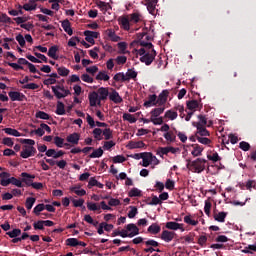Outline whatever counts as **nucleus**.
<instances>
[{
  "label": "nucleus",
  "mask_w": 256,
  "mask_h": 256,
  "mask_svg": "<svg viewBox=\"0 0 256 256\" xmlns=\"http://www.w3.org/2000/svg\"><path fill=\"white\" fill-rule=\"evenodd\" d=\"M70 193H75V195H78V197H83L87 195V191L85 189L81 188V184H76L74 186H71L69 188Z\"/></svg>",
  "instance_id": "9b49d317"
},
{
  "label": "nucleus",
  "mask_w": 256,
  "mask_h": 256,
  "mask_svg": "<svg viewBox=\"0 0 256 256\" xmlns=\"http://www.w3.org/2000/svg\"><path fill=\"white\" fill-rule=\"evenodd\" d=\"M162 241H165L166 243H171L173 239H175V232H171L169 230L162 231L161 234Z\"/></svg>",
  "instance_id": "4468645a"
},
{
  "label": "nucleus",
  "mask_w": 256,
  "mask_h": 256,
  "mask_svg": "<svg viewBox=\"0 0 256 256\" xmlns=\"http://www.w3.org/2000/svg\"><path fill=\"white\" fill-rule=\"evenodd\" d=\"M96 5L97 7H99V9H101V11H109V9H111V5H109V3H106L101 0H98Z\"/></svg>",
  "instance_id": "ea45409f"
},
{
  "label": "nucleus",
  "mask_w": 256,
  "mask_h": 256,
  "mask_svg": "<svg viewBox=\"0 0 256 256\" xmlns=\"http://www.w3.org/2000/svg\"><path fill=\"white\" fill-rule=\"evenodd\" d=\"M35 153H37V149L34 146H24L20 152V157L29 159V157H34Z\"/></svg>",
  "instance_id": "0eeeda50"
},
{
  "label": "nucleus",
  "mask_w": 256,
  "mask_h": 256,
  "mask_svg": "<svg viewBox=\"0 0 256 256\" xmlns=\"http://www.w3.org/2000/svg\"><path fill=\"white\" fill-rule=\"evenodd\" d=\"M207 159H209V161H212L213 163H217V161H221V157L217 152H211L210 154H207Z\"/></svg>",
  "instance_id": "79ce46f5"
},
{
  "label": "nucleus",
  "mask_w": 256,
  "mask_h": 256,
  "mask_svg": "<svg viewBox=\"0 0 256 256\" xmlns=\"http://www.w3.org/2000/svg\"><path fill=\"white\" fill-rule=\"evenodd\" d=\"M62 29L67 33L68 35H73V29H71V22L69 20H64L62 22Z\"/></svg>",
  "instance_id": "7c9ffc66"
},
{
  "label": "nucleus",
  "mask_w": 256,
  "mask_h": 256,
  "mask_svg": "<svg viewBox=\"0 0 256 256\" xmlns=\"http://www.w3.org/2000/svg\"><path fill=\"white\" fill-rule=\"evenodd\" d=\"M0 179V185H2V187H7V185L11 184V174L8 172H2L0 174Z\"/></svg>",
  "instance_id": "2eb2a0df"
},
{
  "label": "nucleus",
  "mask_w": 256,
  "mask_h": 256,
  "mask_svg": "<svg viewBox=\"0 0 256 256\" xmlns=\"http://www.w3.org/2000/svg\"><path fill=\"white\" fill-rule=\"evenodd\" d=\"M125 75L126 81H131V79H137L138 73L135 71V69H128Z\"/></svg>",
  "instance_id": "72a5a7b5"
},
{
  "label": "nucleus",
  "mask_w": 256,
  "mask_h": 256,
  "mask_svg": "<svg viewBox=\"0 0 256 256\" xmlns=\"http://www.w3.org/2000/svg\"><path fill=\"white\" fill-rule=\"evenodd\" d=\"M65 152L63 150L56 151L55 149H48L46 151L47 157H53V159H59V157H63Z\"/></svg>",
  "instance_id": "a211bd4d"
},
{
  "label": "nucleus",
  "mask_w": 256,
  "mask_h": 256,
  "mask_svg": "<svg viewBox=\"0 0 256 256\" xmlns=\"http://www.w3.org/2000/svg\"><path fill=\"white\" fill-rule=\"evenodd\" d=\"M202 153H203L202 146H199V144L192 145L191 155H193V157H201Z\"/></svg>",
  "instance_id": "c85d7f7f"
},
{
  "label": "nucleus",
  "mask_w": 256,
  "mask_h": 256,
  "mask_svg": "<svg viewBox=\"0 0 256 256\" xmlns=\"http://www.w3.org/2000/svg\"><path fill=\"white\" fill-rule=\"evenodd\" d=\"M114 81H121L125 83L127 81L126 74L124 72H119L113 77Z\"/></svg>",
  "instance_id": "de8ad7c7"
},
{
  "label": "nucleus",
  "mask_w": 256,
  "mask_h": 256,
  "mask_svg": "<svg viewBox=\"0 0 256 256\" xmlns=\"http://www.w3.org/2000/svg\"><path fill=\"white\" fill-rule=\"evenodd\" d=\"M102 135L104 136V139L106 141H109V139H113V131H111L109 128H106L102 131Z\"/></svg>",
  "instance_id": "603ef678"
},
{
  "label": "nucleus",
  "mask_w": 256,
  "mask_h": 256,
  "mask_svg": "<svg viewBox=\"0 0 256 256\" xmlns=\"http://www.w3.org/2000/svg\"><path fill=\"white\" fill-rule=\"evenodd\" d=\"M109 79H111V77L107 75L106 71H100L96 75V81H109Z\"/></svg>",
  "instance_id": "e433bc0d"
},
{
  "label": "nucleus",
  "mask_w": 256,
  "mask_h": 256,
  "mask_svg": "<svg viewBox=\"0 0 256 256\" xmlns=\"http://www.w3.org/2000/svg\"><path fill=\"white\" fill-rule=\"evenodd\" d=\"M159 0H148L146 1L147 10L151 15H155V8L157 7V3Z\"/></svg>",
  "instance_id": "393cba45"
},
{
  "label": "nucleus",
  "mask_w": 256,
  "mask_h": 256,
  "mask_svg": "<svg viewBox=\"0 0 256 256\" xmlns=\"http://www.w3.org/2000/svg\"><path fill=\"white\" fill-rule=\"evenodd\" d=\"M11 101H25L26 97L23 93L17 91H11L8 93Z\"/></svg>",
  "instance_id": "dca6fc26"
},
{
  "label": "nucleus",
  "mask_w": 256,
  "mask_h": 256,
  "mask_svg": "<svg viewBox=\"0 0 256 256\" xmlns=\"http://www.w3.org/2000/svg\"><path fill=\"white\" fill-rule=\"evenodd\" d=\"M35 117H36L37 119H43V120H46V121L51 118V117L49 116V114H47V113L44 112V111H38V112H36Z\"/></svg>",
  "instance_id": "4d7b16f0"
},
{
  "label": "nucleus",
  "mask_w": 256,
  "mask_h": 256,
  "mask_svg": "<svg viewBox=\"0 0 256 256\" xmlns=\"http://www.w3.org/2000/svg\"><path fill=\"white\" fill-rule=\"evenodd\" d=\"M187 108L192 112L197 111L199 109V101L191 100L187 102Z\"/></svg>",
  "instance_id": "f704fd0d"
},
{
  "label": "nucleus",
  "mask_w": 256,
  "mask_h": 256,
  "mask_svg": "<svg viewBox=\"0 0 256 256\" xmlns=\"http://www.w3.org/2000/svg\"><path fill=\"white\" fill-rule=\"evenodd\" d=\"M165 111V108H154L150 112L151 117V123L153 125H163V117H160V115H163V112Z\"/></svg>",
  "instance_id": "20e7f679"
},
{
  "label": "nucleus",
  "mask_w": 256,
  "mask_h": 256,
  "mask_svg": "<svg viewBox=\"0 0 256 256\" xmlns=\"http://www.w3.org/2000/svg\"><path fill=\"white\" fill-rule=\"evenodd\" d=\"M118 21L124 31H129L131 25H136V23L143 21V15L139 12H133L132 14L120 17Z\"/></svg>",
  "instance_id": "f03ea898"
},
{
  "label": "nucleus",
  "mask_w": 256,
  "mask_h": 256,
  "mask_svg": "<svg viewBox=\"0 0 256 256\" xmlns=\"http://www.w3.org/2000/svg\"><path fill=\"white\" fill-rule=\"evenodd\" d=\"M126 230L128 231L130 238H133V237L139 235V228L135 224L126 225Z\"/></svg>",
  "instance_id": "6ab92c4d"
},
{
  "label": "nucleus",
  "mask_w": 256,
  "mask_h": 256,
  "mask_svg": "<svg viewBox=\"0 0 256 256\" xmlns=\"http://www.w3.org/2000/svg\"><path fill=\"white\" fill-rule=\"evenodd\" d=\"M148 233H151V235H157V233H161V226H159L157 223H153L148 227Z\"/></svg>",
  "instance_id": "c756f323"
},
{
  "label": "nucleus",
  "mask_w": 256,
  "mask_h": 256,
  "mask_svg": "<svg viewBox=\"0 0 256 256\" xmlns=\"http://www.w3.org/2000/svg\"><path fill=\"white\" fill-rule=\"evenodd\" d=\"M84 36L88 43H91V45H95V39L99 37V32L86 30L84 31Z\"/></svg>",
  "instance_id": "1a4fd4ad"
},
{
  "label": "nucleus",
  "mask_w": 256,
  "mask_h": 256,
  "mask_svg": "<svg viewBox=\"0 0 256 256\" xmlns=\"http://www.w3.org/2000/svg\"><path fill=\"white\" fill-rule=\"evenodd\" d=\"M131 47H135L140 45L143 48L134 49L133 53L136 54V57H140L141 63H145V65H151L153 61H155V57H157V52L153 49L152 43H147L145 41H133Z\"/></svg>",
  "instance_id": "f257e3e1"
},
{
  "label": "nucleus",
  "mask_w": 256,
  "mask_h": 256,
  "mask_svg": "<svg viewBox=\"0 0 256 256\" xmlns=\"http://www.w3.org/2000/svg\"><path fill=\"white\" fill-rule=\"evenodd\" d=\"M193 127H211L213 121H207V118L203 115H198V121L192 123Z\"/></svg>",
  "instance_id": "6e6552de"
},
{
  "label": "nucleus",
  "mask_w": 256,
  "mask_h": 256,
  "mask_svg": "<svg viewBox=\"0 0 256 256\" xmlns=\"http://www.w3.org/2000/svg\"><path fill=\"white\" fill-rule=\"evenodd\" d=\"M128 195L129 197H141V195H143V192H141V190L138 188H132L129 191Z\"/></svg>",
  "instance_id": "3c124183"
},
{
  "label": "nucleus",
  "mask_w": 256,
  "mask_h": 256,
  "mask_svg": "<svg viewBox=\"0 0 256 256\" xmlns=\"http://www.w3.org/2000/svg\"><path fill=\"white\" fill-rule=\"evenodd\" d=\"M105 35L108 36L110 41H113L114 43L121 41V37L117 36V34L115 33V31L113 29H107L105 31Z\"/></svg>",
  "instance_id": "4be33fe9"
},
{
  "label": "nucleus",
  "mask_w": 256,
  "mask_h": 256,
  "mask_svg": "<svg viewBox=\"0 0 256 256\" xmlns=\"http://www.w3.org/2000/svg\"><path fill=\"white\" fill-rule=\"evenodd\" d=\"M129 149H143L145 147V143L143 141H138V142H129L128 144Z\"/></svg>",
  "instance_id": "473e14b6"
},
{
  "label": "nucleus",
  "mask_w": 256,
  "mask_h": 256,
  "mask_svg": "<svg viewBox=\"0 0 256 256\" xmlns=\"http://www.w3.org/2000/svg\"><path fill=\"white\" fill-rule=\"evenodd\" d=\"M156 105H158L157 102V95L152 94L148 97V100L146 102H144V107H155Z\"/></svg>",
  "instance_id": "a878e982"
},
{
  "label": "nucleus",
  "mask_w": 256,
  "mask_h": 256,
  "mask_svg": "<svg viewBox=\"0 0 256 256\" xmlns=\"http://www.w3.org/2000/svg\"><path fill=\"white\" fill-rule=\"evenodd\" d=\"M196 139L198 143H201V145H211V139L202 137V136H196Z\"/></svg>",
  "instance_id": "bf43d9fd"
},
{
  "label": "nucleus",
  "mask_w": 256,
  "mask_h": 256,
  "mask_svg": "<svg viewBox=\"0 0 256 256\" xmlns=\"http://www.w3.org/2000/svg\"><path fill=\"white\" fill-rule=\"evenodd\" d=\"M184 222H186L187 225H193L194 227L196 225H199V221L191 219V216H185L184 217Z\"/></svg>",
  "instance_id": "680f3d73"
},
{
  "label": "nucleus",
  "mask_w": 256,
  "mask_h": 256,
  "mask_svg": "<svg viewBox=\"0 0 256 256\" xmlns=\"http://www.w3.org/2000/svg\"><path fill=\"white\" fill-rule=\"evenodd\" d=\"M92 135L96 141H101V139H103V130H101V128H95L92 132Z\"/></svg>",
  "instance_id": "a19ab883"
},
{
  "label": "nucleus",
  "mask_w": 256,
  "mask_h": 256,
  "mask_svg": "<svg viewBox=\"0 0 256 256\" xmlns=\"http://www.w3.org/2000/svg\"><path fill=\"white\" fill-rule=\"evenodd\" d=\"M22 181L24 183H26V185H28V187H33V189H43V183L41 182H33V180H27V179H22Z\"/></svg>",
  "instance_id": "cd10ccee"
},
{
  "label": "nucleus",
  "mask_w": 256,
  "mask_h": 256,
  "mask_svg": "<svg viewBox=\"0 0 256 256\" xmlns=\"http://www.w3.org/2000/svg\"><path fill=\"white\" fill-rule=\"evenodd\" d=\"M227 218V212H218L214 214L215 221L218 223H225V219Z\"/></svg>",
  "instance_id": "2f4dec72"
},
{
  "label": "nucleus",
  "mask_w": 256,
  "mask_h": 256,
  "mask_svg": "<svg viewBox=\"0 0 256 256\" xmlns=\"http://www.w3.org/2000/svg\"><path fill=\"white\" fill-rule=\"evenodd\" d=\"M255 187H256V181L255 180H248L246 182V189L248 191H251L252 189H255Z\"/></svg>",
  "instance_id": "338daca9"
},
{
  "label": "nucleus",
  "mask_w": 256,
  "mask_h": 256,
  "mask_svg": "<svg viewBox=\"0 0 256 256\" xmlns=\"http://www.w3.org/2000/svg\"><path fill=\"white\" fill-rule=\"evenodd\" d=\"M140 165L142 167H149L151 165V152H144Z\"/></svg>",
  "instance_id": "5701e85b"
},
{
  "label": "nucleus",
  "mask_w": 256,
  "mask_h": 256,
  "mask_svg": "<svg viewBox=\"0 0 256 256\" xmlns=\"http://www.w3.org/2000/svg\"><path fill=\"white\" fill-rule=\"evenodd\" d=\"M79 139H81V135L77 132H74L66 137V141L72 145H79Z\"/></svg>",
  "instance_id": "f3484780"
},
{
  "label": "nucleus",
  "mask_w": 256,
  "mask_h": 256,
  "mask_svg": "<svg viewBox=\"0 0 256 256\" xmlns=\"http://www.w3.org/2000/svg\"><path fill=\"white\" fill-rule=\"evenodd\" d=\"M169 153V147H160L158 148L157 155L163 157V155H167Z\"/></svg>",
  "instance_id": "69168bd1"
},
{
  "label": "nucleus",
  "mask_w": 256,
  "mask_h": 256,
  "mask_svg": "<svg viewBox=\"0 0 256 256\" xmlns=\"http://www.w3.org/2000/svg\"><path fill=\"white\" fill-rule=\"evenodd\" d=\"M58 75H60L61 77H67V75H69V69L65 68V67H59L57 69Z\"/></svg>",
  "instance_id": "e2e57ef3"
},
{
  "label": "nucleus",
  "mask_w": 256,
  "mask_h": 256,
  "mask_svg": "<svg viewBox=\"0 0 256 256\" xmlns=\"http://www.w3.org/2000/svg\"><path fill=\"white\" fill-rule=\"evenodd\" d=\"M99 157H103V148H98L90 154V159H98Z\"/></svg>",
  "instance_id": "c03bdc74"
},
{
  "label": "nucleus",
  "mask_w": 256,
  "mask_h": 256,
  "mask_svg": "<svg viewBox=\"0 0 256 256\" xmlns=\"http://www.w3.org/2000/svg\"><path fill=\"white\" fill-rule=\"evenodd\" d=\"M116 143L113 140L110 141H105L103 144V149L104 151H111V149H113V147H115Z\"/></svg>",
  "instance_id": "8fccbe9b"
},
{
  "label": "nucleus",
  "mask_w": 256,
  "mask_h": 256,
  "mask_svg": "<svg viewBox=\"0 0 256 256\" xmlns=\"http://www.w3.org/2000/svg\"><path fill=\"white\" fill-rule=\"evenodd\" d=\"M35 201L36 199L33 197H29L26 199V209H28V211H31V209H33V205H35Z\"/></svg>",
  "instance_id": "5fc2aeb1"
},
{
  "label": "nucleus",
  "mask_w": 256,
  "mask_h": 256,
  "mask_svg": "<svg viewBox=\"0 0 256 256\" xmlns=\"http://www.w3.org/2000/svg\"><path fill=\"white\" fill-rule=\"evenodd\" d=\"M0 23H7L8 25H11V23H13V20H11V17L7 16V14L2 13L0 15Z\"/></svg>",
  "instance_id": "6e6d98bb"
},
{
  "label": "nucleus",
  "mask_w": 256,
  "mask_h": 256,
  "mask_svg": "<svg viewBox=\"0 0 256 256\" xmlns=\"http://www.w3.org/2000/svg\"><path fill=\"white\" fill-rule=\"evenodd\" d=\"M206 163H207V160L203 158H198L194 160L192 163L188 164L187 167L193 173H203V171H205Z\"/></svg>",
  "instance_id": "7ed1b4c3"
},
{
  "label": "nucleus",
  "mask_w": 256,
  "mask_h": 256,
  "mask_svg": "<svg viewBox=\"0 0 256 256\" xmlns=\"http://www.w3.org/2000/svg\"><path fill=\"white\" fill-rule=\"evenodd\" d=\"M121 200L117 198H110L108 201V207H119Z\"/></svg>",
  "instance_id": "13d9d810"
},
{
  "label": "nucleus",
  "mask_w": 256,
  "mask_h": 256,
  "mask_svg": "<svg viewBox=\"0 0 256 256\" xmlns=\"http://www.w3.org/2000/svg\"><path fill=\"white\" fill-rule=\"evenodd\" d=\"M66 245L68 247H77L79 245V240L77 238H68L66 240Z\"/></svg>",
  "instance_id": "864d4df0"
},
{
  "label": "nucleus",
  "mask_w": 256,
  "mask_h": 256,
  "mask_svg": "<svg viewBox=\"0 0 256 256\" xmlns=\"http://www.w3.org/2000/svg\"><path fill=\"white\" fill-rule=\"evenodd\" d=\"M41 211H45V204H38L34 208L35 215H40Z\"/></svg>",
  "instance_id": "774afa93"
},
{
  "label": "nucleus",
  "mask_w": 256,
  "mask_h": 256,
  "mask_svg": "<svg viewBox=\"0 0 256 256\" xmlns=\"http://www.w3.org/2000/svg\"><path fill=\"white\" fill-rule=\"evenodd\" d=\"M123 120L128 121V123H137V118L133 114L124 113Z\"/></svg>",
  "instance_id": "49530a36"
},
{
  "label": "nucleus",
  "mask_w": 256,
  "mask_h": 256,
  "mask_svg": "<svg viewBox=\"0 0 256 256\" xmlns=\"http://www.w3.org/2000/svg\"><path fill=\"white\" fill-rule=\"evenodd\" d=\"M164 139H166V141H168V143H173V141H175V133H173V131H169L164 133L163 135Z\"/></svg>",
  "instance_id": "a18cd8bd"
},
{
  "label": "nucleus",
  "mask_w": 256,
  "mask_h": 256,
  "mask_svg": "<svg viewBox=\"0 0 256 256\" xmlns=\"http://www.w3.org/2000/svg\"><path fill=\"white\" fill-rule=\"evenodd\" d=\"M177 117H179V114L175 109L167 110L164 114V119H166L167 121H175Z\"/></svg>",
  "instance_id": "412c9836"
},
{
  "label": "nucleus",
  "mask_w": 256,
  "mask_h": 256,
  "mask_svg": "<svg viewBox=\"0 0 256 256\" xmlns=\"http://www.w3.org/2000/svg\"><path fill=\"white\" fill-rule=\"evenodd\" d=\"M96 93L98 94L100 101H105V99H107V97H109L110 92H109L108 88L101 87L98 89V91Z\"/></svg>",
  "instance_id": "bb28decb"
},
{
  "label": "nucleus",
  "mask_w": 256,
  "mask_h": 256,
  "mask_svg": "<svg viewBox=\"0 0 256 256\" xmlns=\"http://www.w3.org/2000/svg\"><path fill=\"white\" fill-rule=\"evenodd\" d=\"M196 129H197L196 137L197 135H200V137H209L210 133L208 132L206 127H198Z\"/></svg>",
  "instance_id": "37998d69"
},
{
  "label": "nucleus",
  "mask_w": 256,
  "mask_h": 256,
  "mask_svg": "<svg viewBox=\"0 0 256 256\" xmlns=\"http://www.w3.org/2000/svg\"><path fill=\"white\" fill-rule=\"evenodd\" d=\"M3 131L6 133V135H11L12 137H21V134L17 131V129L4 128Z\"/></svg>",
  "instance_id": "4c0bfd02"
},
{
  "label": "nucleus",
  "mask_w": 256,
  "mask_h": 256,
  "mask_svg": "<svg viewBox=\"0 0 256 256\" xmlns=\"http://www.w3.org/2000/svg\"><path fill=\"white\" fill-rule=\"evenodd\" d=\"M37 1L38 0H29L27 3L23 5L24 11H35L37 9Z\"/></svg>",
  "instance_id": "b1692460"
},
{
  "label": "nucleus",
  "mask_w": 256,
  "mask_h": 256,
  "mask_svg": "<svg viewBox=\"0 0 256 256\" xmlns=\"http://www.w3.org/2000/svg\"><path fill=\"white\" fill-rule=\"evenodd\" d=\"M168 97H169V90H163V91L159 94V96H158V98H157V103H158V105H159V106L165 105V103H167Z\"/></svg>",
  "instance_id": "aec40b11"
},
{
  "label": "nucleus",
  "mask_w": 256,
  "mask_h": 256,
  "mask_svg": "<svg viewBox=\"0 0 256 256\" xmlns=\"http://www.w3.org/2000/svg\"><path fill=\"white\" fill-rule=\"evenodd\" d=\"M57 51H59L57 46L50 47L48 50V56H50L52 59H57Z\"/></svg>",
  "instance_id": "09e8293b"
},
{
  "label": "nucleus",
  "mask_w": 256,
  "mask_h": 256,
  "mask_svg": "<svg viewBox=\"0 0 256 256\" xmlns=\"http://www.w3.org/2000/svg\"><path fill=\"white\" fill-rule=\"evenodd\" d=\"M119 53L121 55H129V50H127V43L126 42H119L118 43Z\"/></svg>",
  "instance_id": "c9c22d12"
},
{
  "label": "nucleus",
  "mask_w": 256,
  "mask_h": 256,
  "mask_svg": "<svg viewBox=\"0 0 256 256\" xmlns=\"http://www.w3.org/2000/svg\"><path fill=\"white\" fill-rule=\"evenodd\" d=\"M110 101H112L113 103L119 104V103H123V98H121V96L119 95V92H117L115 89H111V92L108 95Z\"/></svg>",
  "instance_id": "f8f14e48"
},
{
  "label": "nucleus",
  "mask_w": 256,
  "mask_h": 256,
  "mask_svg": "<svg viewBox=\"0 0 256 256\" xmlns=\"http://www.w3.org/2000/svg\"><path fill=\"white\" fill-rule=\"evenodd\" d=\"M56 115H65V104H63L61 101L57 102Z\"/></svg>",
  "instance_id": "58836bf2"
},
{
  "label": "nucleus",
  "mask_w": 256,
  "mask_h": 256,
  "mask_svg": "<svg viewBox=\"0 0 256 256\" xmlns=\"http://www.w3.org/2000/svg\"><path fill=\"white\" fill-rule=\"evenodd\" d=\"M166 229H170L171 231H185L184 225L183 224H179L177 222H167L166 223Z\"/></svg>",
  "instance_id": "ddd939ff"
},
{
  "label": "nucleus",
  "mask_w": 256,
  "mask_h": 256,
  "mask_svg": "<svg viewBox=\"0 0 256 256\" xmlns=\"http://www.w3.org/2000/svg\"><path fill=\"white\" fill-rule=\"evenodd\" d=\"M6 235H9L11 239H15V237L21 235V229H13L12 231L7 232Z\"/></svg>",
  "instance_id": "052dcab7"
},
{
  "label": "nucleus",
  "mask_w": 256,
  "mask_h": 256,
  "mask_svg": "<svg viewBox=\"0 0 256 256\" xmlns=\"http://www.w3.org/2000/svg\"><path fill=\"white\" fill-rule=\"evenodd\" d=\"M90 107H97L101 103V98L97 92H92L88 96Z\"/></svg>",
  "instance_id": "9d476101"
},
{
  "label": "nucleus",
  "mask_w": 256,
  "mask_h": 256,
  "mask_svg": "<svg viewBox=\"0 0 256 256\" xmlns=\"http://www.w3.org/2000/svg\"><path fill=\"white\" fill-rule=\"evenodd\" d=\"M51 89L56 99H65V97H68V95H71V91H69V89H65V86H61V85L52 86Z\"/></svg>",
  "instance_id": "39448f33"
},
{
  "label": "nucleus",
  "mask_w": 256,
  "mask_h": 256,
  "mask_svg": "<svg viewBox=\"0 0 256 256\" xmlns=\"http://www.w3.org/2000/svg\"><path fill=\"white\" fill-rule=\"evenodd\" d=\"M65 143V139L59 137V136H56L54 137V144L56 145V147H63Z\"/></svg>",
  "instance_id": "0e129e2a"
},
{
  "label": "nucleus",
  "mask_w": 256,
  "mask_h": 256,
  "mask_svg": "<svg viewBox=\"0 0 256 256\" xmlns=\"http://www.w3.org/2000/svg\"><path fill=\"white\" fill-rule=\"evenodd\" d=\"M87 209L89 211H101V209H103V211H113V208L109 207L105 201L100 202V204L95 202H87Z\"/></svg>",
  "instance_id": "423d86ee"
}]
</instances>
